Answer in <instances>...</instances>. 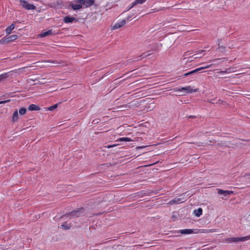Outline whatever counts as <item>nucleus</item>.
<instances>
[{
  "label": "nucleus",
  "instance_id": "nucleus-1",
  "mask_svg": "<svg viewBox=\"0 0 250 250\" xmlns=\"http://www.w3.org/2000/svg\"><path fill=\"white\" fill-rule=\"evenodd\" d=\"M191 53H189V52H187L184 53L183 55V61L184 62H185V64L188 63V62H191L193 61V59H196L198 58H200L201 57L196 56L197 54H195L193 55L192 56H188L190 55Z\"/></svg>",
  "mask_w": 250,
  "mask_h": 250
},
{
  "label": "nucleus",
  "instance_id": "nucleus-2",
  "mask_svg": "<svg viewBox=\"0 0 250 250\" xmlns=\"http://www.w3.org/2000/svg\"><path fill=\"white\" fill-rule=\"evenodd\" d=\"M250 239V236L241 237H232L228 238L226 239V242L228 243L238 242L241 241H245Z\"/></svg>",
  "mask_w": 250,
  "mask_h": 250
},
{
  "label": "nucleus",
  "instance_id": "nucleus-3",
  "mask_svg": "<svg viewBox=\"0 0 250 250\" xmlns=\"http://www.w3.org/2000/svg\"><path fill=\"white\" fill-rule=\"evenodd\" d=\"M18 38L17 35H12L8 37H5L0 40V44H4L5 43H8L12 42Z\"/></svg>",
  "mask_w": 250,
  "mask_h": 250
},
{
  "label": "nucleus",
  "instance_id": "nucleus-4",
  "mask_svg": "<svg viewBox=\"0 0 250 250\" xmlns=\"http://www.w3.org/2000/svg\"><path fill=\"white\" fill-rule=\"evenodd\" d=\"M175 91H185L186 93H193L198 91V89H194L191 88V86H188L186 87H183L181 88H176Z\"/></svg>",
  "mask_w": 250,
  "mask_h": 250
},
{
  "label": "nucleus",
  "instance_id": "nucleus-5",
  "mask_svg": "<svg viewBox=\"0 0 250 250\" xmlns=\"http://www.w3.org/2000/svg\"><path fill=\"white\" fill-rule=\"evenodd\" d=\"M20 3L23 7L27 10H34L36 9V6L33 4L29 3L25 0H20Z\"/></svg>",
  "mask_w": 250,
  "mask_h": 250
},
{
  "label": "nucleus",
  "instance_id": "nucleus-6",
  "mask_svg": "<svg viewBox=\"0 0 250 250\" xmlns=\"http://www.w3.org/2000/svg\"><path fill=\"white\" fill-rule=\"evenodd\" d=\"M83 212V208H81L70 212V215L74 217H79L80 214Z\"/></svg>",
  "mask_w": 250,
  "mask_h": 250
},
{
  "label": "nucleus",
  "instance_id": "nucleus-7",
  "mask_svg": "<svg viewBox=\"0 0 250 250\" xmlns=\"http://www.w3.org/2000/svg\"><path fill=\"white\" fill-rule=\"evenodd\" d=\"M126 23V21L125 20H122L121 21L115 23L112 27V30L117 29L122 27Z\"/></svg>",
  "mask_w": 250,
  "mask_h": 250
},
{
  "label": "nucleus",
  "instance_id": "nucleus-8",
  "mask_svg": "<svg viewBox=\"0 0 250 250\" xmlns=\"http://www.w3.org/2000/svg\"><path fill=\"white\" fill-rule=\"evenodd\" d=\"M217 191L218 194L223 195L224 196L233 193V191L231 190H224L222 189H217Z\"/></svg>",
  "mask_w": 250,
  "mask_h": 250
},
{
  "label": "nucleus",
  "instance_id": "nucleus-9",
  "mask_svg": "<svg viewBox=\"0 0 250 250\" xmlns=\"http://www.w3.org/2000/svg\"><path fill=\"white\" fill-rule=\"evenodd\" d=\"M184 202V199L181 198H175L173 200H170L168 204L170 205H172L174 204H179L180 203H182Z\"/></svg>",
  "mask_w": 250,
  "mask_h": 250
},
{
  "label": "nucleus",
  "instance_id": "nucleus-10",
  "mask_svg": "<svg viewBox=\"0 0 250 250\" xmlns=\"http://www.w3.org/2000/svg\"><path fill=\"white\" fill-rule=\"evenodd\" d=\"M12 71L5 73L0 75V82L6 80L8 77L11 75V72Z\"/></svg>",
  "mask_w": 250,
  "mask_h": 250
},
{
  "label": "nucleus",
  "instance_id": "nucleus-11",
  "mask_svg": "<svg viewBox=\"0 0 250 250\" xmlns=\"http://www.w3.org/2000/svg\"><path fill=\"white\" fill-rule=\"evenodd\" d=\"M94 0H84L83 6L87 8L92 6L94 3Z\"/></svg>",
  "mask_w": 250,
  "mask_h": 250
},
{
  "label": "nucleus",
  "instance_id": "nucleus-12",
  "mask_svg": "<svg viewBox=\"0 0 250 250\" xmlns=\"http://www.w3.org/2000/svg\"><path fill=\"white\" fill-rule=\"evenodd\" d=\"M75 20H76V19L75 18L71 17L70 16H66V17H64V18H63V21L65 23L72 22L73 21H74Z\"/></svg>",
  "mask_w": 250,
  "mask_h": 250
},
{
  "label": "nucleus",
  "instance_id": "nucleus-13",
  "mask_svg": "<svg viewBox=\"0 0 250 250\" xmlns=\"http://www.w3.org/2000/svg\"><path fill=\"white\" fill-rule=\"evenodd\" d=\"M53 34L52 30H49L45 32H42L40 34V36L41 37H44Z\"/></svg>",
  "mask_w": 250,
  "mask_h": 250
},
{
  "label": "nucleus",
  "instance_id": "nucleus-14",
  "mask_svg": "<svg viewBox=\"0 0 250 250\" xmlns=\"http://www.w3.org/2000/svg\"><path fill=\"white\" fill-rule=\"evenodd\" d=\"M180 232L183 234H188L194 233V231L192 229H181Z\"/></svg>",
  "mask_w": 250,
  "mask_h": 250
},
{
  "label": "nucleus",
  "instance_id": "nucleus-15",
  "mask_svg": "<svg viewBox=\"0 0 250 250\" xmlns=\"http://www.w3.org/2000/svg\"><path fill=\"white\" fill-rule=\"evenodd\" d=\"M40 109V108L38 106H37L34 104H30L28 106V110L30 111L39 110Z\"/></svg>",
  "mask_w": 250,
  "mask_h": 250
},
{
  "label": "nucleus",
  "instance_id": "nucleus-16",
  "mask_svg": "<svg viewBox=\"0 0 250 250\" xmlns=\"http://www.w3.org/2000/svg\"><path fill=\"white\" fill-rule=\"evenodd\" d=\"M155 107V104L154 103H151L145 106V109L146 111H150Z\"/></svg>",
  "mask_w": 250,
  "mask_h": 250
},
{
  "label": "nucleus",
  "instance_id": "nucleus-17",
  "mask_svg": "<svg viewBox=\"0 0 250 250\" xmlns=\"http://www.w3.org/2000/svg\"><path fill=\"white\" fill-rule=\"evenodd\" d=\"M70 6L74 10H79L81 9L83 7L81 5H80L79 4H74L73 3H70Z\"/></svg>",
  "mask_w": 250,
  "mask_h": 250
},
{
  "label": "nucleus",
  "instance_id": "nucleus-18",
  "mask_svg": "<svg viewBox=\"0 0 250 250\" xmlns=\"http://www.w3.org/2000/svg\"><path fill=\"white\" fill-rule=\"evenodd\" d=\"M15 27V25L14 24H12L10 26H9L5 30L6 33L7 34H9L12 30H13Z\"/></svg>",
  "mask_w": 250,
  "mask_h": 250
},
{
  "label": "nucleus",
  "instance_id": "nucleus-19",
  "mask_svg": "<svg viewBox=\"0 0 250 250\" xmlns=\"http://www.w3.org/2000/svg\"><path fill=\"white\" fill-rule=\"evenodd\" d=\"M18 119H19L18 112V110H16L15 111V112L13 113V118H12L13 122H17L18 120Z\"/></svg>",
  "mask_w": 250,
  "mask_h": 250
},
{
  "label": "nucleus",
  "instance_id": "nucleus-20",
  "mask_svg": "<svg viewBox=\"0 0 250 250\" xmlns=\"http://www.w3.org/2000/svg\"><path fill=\"white\" fill-rule=\"evenodd\" d=\"M194 213L197 217H199L202 214V209L201 208H198V209H195L194 211Z\"/></svg>",
  "mask_w": 250,
  "mask_h": 250
},
{
  "label": "nucleus",
  "instance_id": "nucleus-21",
  "mask_svg": "<svg viewBox=\"0 0 250 250\" xmlns=\"http://www.w3.org/2000/svg\"><path fill=\"white\" fill-rule=\"evenodd\" d=\"M199 72V69L198 68H196L192 71H191L189 72H188V73H186L185 74H184L183 76L184 77H187L190 75H192V74H195V73L196 72Z\"/></svg>",
  "mask_w": 250,
  "mask_h": 250
},
{
  "label": "nucleus",
  "instance_id": "nucleus-22",
  "mask_svg": "<svg viewBox=\"0 0 250 250\" xmlns=\"http://www.w3.org/2000/svg\"><path fill=\"white\" fill-rule=\"evenodd\" d=\"M70 224H68L66 222H64L61 225V228L64 229H68L70 228Z\"/></svg>",
  "mask_w": 250,
  "mask_h": 250
},
{
  "label": "nucleus",
  "instance_id": "nucleus-23",
  "mask_svg": "<svg viewBox=\"0 0 250 250\" xmlns=\"http://www.w3.org/2000/svg\"><path fill=\"white\" fill-rule=\"evenodd\" d=\"M216 230L215 229H202L200 230V232L203 233H210V232H216Z\"/></svg>",
  "mask_w": 250,
  "mask_h": 250
},
{
  "label": "nucleus",
  "instance_id": "nucleus-24",
  "mask_svg": "<svg viewBox=\"0 0 250 250\" xmlns=\"http://www.w3.org/2000/svg\"><path fill=\"white\" fill-rule=\"evenodd\" d=\"M131 141H132V140L130 138H127V137L120 138L117 140V141H125V142H130Z\"/></svg>",
  "mask_w": 250,
  "mask_h": 250
},
{
  "label": "nucleus",
  "instance_id": "nucleus-25",
  "mask_svg": "<svg viewBox=\"0 0 250 250\" xmlns=\"http://www.w3.org/2000/svg\"><path fill=\"white\" fill-rule=\"evenodd\" d=\"M146 0H136L133 2V5H135L138 4H142L144 3Z\"/></svg>",
  "mask_w": 250,
  "mask_h": 250
},
{
  "label": "nucleus",
  "instance_id": "nucleus-26",
  "mask_svg": "<svg viewBox=\"0 0 250 250\" xmlns=\"http://www.w3.org/2000/svg\"><path fill=\"white\" fill-rule=\"evenodd\" d=\"M26 109L25 108H21L19 110V114L20 115H23L26 113Z\"/></svg>",
  "mask_w": 250,
  "mask_h": 250
},
{
  "label": "nucleus",
  "instance_id": "nucleus-27",
  "mask_svg": "<svg viewBox=\"0 0 250 250\" xmlns=\"http://www.w3.org/2000/svg\"><path fill=\"white\" fill-rule=\"evenodd\" d=\"M58 104H57L52 106H51L48 107V110H49L50 111L53 110L54 109L58 107Z\"/></svg>",
  "mask_w": 250,
  "mask_h": 250
},
{
  "label": "nucleus",
  "instance_id": "nucleus-28",
  "mask_svg": "<svg viewBox=\"0 0 250 250\" xmlns=\"http://www.w3.org/2000/svg\"><path fill=\"white\" fill-rule=\"evenodd\" d=\"M212 65V64H210L209 65H205V66H203V67H199L198 68V69H199V71L201 70H203V69H206V68H209L210 67H211Z\"/></svg>",
  "mask_w": 250,
  "mask_h": 250
},
{
  "label": "nucleus",
  "instance_id": "nucleus-29",
  "mask_svg": "<svg viewBox=\"0 0 250 250\" xmlns=\"http://www.w3.org/2000/svg\"><path fill=\"white\" fill-rule=\"evenodd\" d=\"M76 2L81 5L82 6H83L84 0H75Z\"/></svg>",
  "mask_w": 250,
  "mask_h": 250
},
{
  "label": "nucleus",
  "instance_id": "nucleus-30",
  "mask_svg": "<svg viewBox=\"0 0 250 250\" xmlns=\"http://www.w3.org/2000/svg\"><path fill=\"white\" fill-rule=\"evenodd\" d=\"M10 101V100H6V101H0V104H5L6 103H8Z\"/></svg>",
  "mask_w": 250,
  "mask_h": 250
},
{
  "label": "nucleus",
  "instance_id": "nucleus-31",
  "mask_svg": "<svg viewBox=\"0 0 250 250\" xmlns=\"http://www.w3.org/2000/svg\"><path fill=\"white\" fill-rule=\"evenodd\" d=\"M229 72H230V71H228V69H226L225 71H221L220 72V73L224 74V73H229Z\"/></svg>",
  "mask_w": 250,
  "mask_h": 250
},
{
  "label": "nucleus",
  "instance_id": "nucleus-32",
  "mask_svg": "<svg viewBox=\"0 0 250 250\" xmlns=\"http://www.w3.org/2000/svg\"><path fill=\"white\" fill-rule=\"evenodd\" d=\"M225 102L224 101H223L222 100H219L218 102L217 103V104H224Z\"/></svg>",
  "mask_w": 250,
  "mask_h": 250
},
{
  "label": "nucleus",
  "instance_id": "nucleus-33",
  "mask_svg": "<svg viewBox=\"0 0 250 250\" xmlns=\"http://www.w3.org/2000/svg\"><path fill=\"white\" fill-rule=\"evenodd\" d=\"M218 46H219V48H223V49H225V48H226V47H225V46H220V43H219V41H218Z\"/></svg>",
  "mask_w": 250,
  "mask_h": 250
},
{
  "label": "nucleus",
  "instance_id": "nucleus-34",
  "mask_svg": "<svg viewBox=\"0 0 250 250\" xmlns=\"http://www.w3.org/2000/svg\"><path fill=\"white\" fill-rule=\"evenodd\" d=\"M24 68H21L19 69L17 71H20L21 73H22L23 72Z\"/></svg>",
  "mask_w": 250,
  "mask_h": 250
},
{
  "label": "nucleus",
  "instance_id": "nucleus-35",
  "mask_svg": "<svg viewBox=\"0 0 250 250\" xmlns=\"http://www.w3.org/2000/svg\"><path fill=\"white\" fill-rule=\"evenodd\" d=\"M117 145H109V146H106L107 148H111V147H114V146H116Z\"/></svg>",
  "mask_w": 250,
  "mask_h": 250
},
{
  "label": "nucleus",
  "instance_id": "nucleus-36",
  "mask_svg": "<svg viewBox=\"0 0 250 250\" xmlns=\"http://www.w3.org/2000/svg\"><path fill=\"white\" fill-rule=\"evenodd\" d=\"M135 6V5H133V3H132V5H131V6H129V7L128 8V9H127V10H129L131 9L133 6Z\"/></svg>",
  "mask_w": 250,
  "mask_h": 250
},
{
  "label": "nucleus",
  "instance_id": "nucleus-37",
  "mask_svg": "<svg viewBox=\"0 0 250 250\" xmlns=\"http://www.w3.org/2000/svg\"><path fill=\"white\" fill-rule=\"evenodd\" d=\"M49 62H51L54 63H57V62L55 61H49Z\"/></svg>",
  "mask_w": 250,
  "mask_h": 250
},
{
  "label": "nucleus",
  "instance_id": "nucleus-38",
  "mask_svg": "<svg viewBox=\"0 0 250 250\" xmlns=\"http://www.w3.org/2000/svg\"><path fill=\"white\" fill-rule=\"evenodd\" d=\"M133 15H133H130V16H128L127 17V20H128V19H129L130 18H131Z\"/></svg>",
  "mask_w": 250,
  "mask_h": 250
},
{
  "label": "nucleus",
  "instance_id": "nucleus-39",
  "mask_svg": "<svg viewBox=\"0 0 250 250\" xmlns=\"http://www.w3.org/2000/svg\"><path fill=\"white\" fill-rule=\"evenodd\" d=\"M189 118H195V116H189Z\"/></svg>",
  "mask_w": 250,
  "mask_h": 250
},
{
  "label": "nucleus",
  "instance_id": "nucleus-40",
  "mask_svg": "<svg viewBox=\"0 0 250 250\" xmlns=\"http://www.w3.org/2000/svg\"><path fill=\"white\" fill-rule=\"evenodd\" d=\"M221 59H220V58H218L217 59H214L213 61H215V60H221Z\"/></svg>",
  "mask_w": 250,
  "mask_h": 250
},
{
  "label": "nucleus",
  "instance_id": "nucleus-41",
  "mask_svg": "<svg viewBox=\"0 0 250 250\" xmlns=\"http://www.w3.org/2000/svg\"><path fill=\"white\" fill-rule=\"evenodd\" d=\"M204 50H201V51H199V52H204Z\"/></svg>",
  "mask_w": 250,
  "mask_h": 250
}]
</instances>
